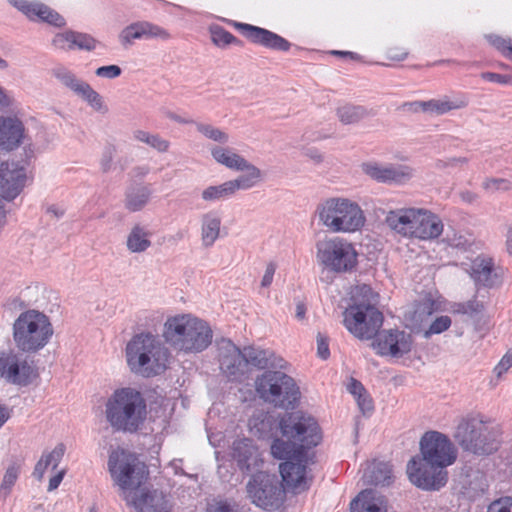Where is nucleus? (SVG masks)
<instances>
[{
  "label": "nucleus",
  "instance_id": "nucleus-52",
  "mask_svg": "<svg viewBox=\"0 0 512 512\" xmlns=\"http://www.w3.org/2000/svg\"><path fill=\"white\" fill-rule=\"evenodd\" d=\"M451 319L449 316H440L436 318L429 329L424 332V337L429 338L434 334H440L446 331L451 326Z\"/></svg>",
  "mask_w": 512,
  "mask_h": 512
},
{
  "label": "nucleus",
  "instance_id": "nucleus-41",
  "mask_svg": "<svg viewBox=\"0 0 512 512\" xmlns=\"http://www.w3.org/2000/svg\"><path fill=\"white\" fill-rule=\"evenodd\" d=\"M337 115L342 123L353 124L363 119L366 111L361 106L345 105L338 108Z\"/></svg>",
  "mask_w": 512,
  "mask_h": 512
},
{
  "label": "nucleus",
  "instance_id": "nucleus-24",
  "mask_svg": "<svg viewBox=\"0 0 512 512\" xmlns=\"http://www.w3.org/2000/svg\"><path fill=\"white\" fill-rule=\"evenodd\" d=\"M444 230L441 218L426 208H421L417 226L413 230V239L430 241L437 239Z\"/></svg>",
  "mask_w": 512,
  "mask_h": 512
},
{
  "label": "nucleus",
  "instance_id": "nucleus-8",
  "mask_svg": "<svg viewBox=\"0 0 512 512\" xmlns=\"http://www.w3.org/2000/svg\"><path fill=\"white\" fill-rule=\"evenodd\" d=\"M319 223L333 233L359 231L366 218L359 204L345 197H331L320 202L316 208Z\"/></svg>",
  "mask_w": 512,
  "mask_h": 512
},
{
  "label": "nucleus",
  "instance_id": "nucleus-19",
  "mask_svg": "<svg viewBox=\"0 0 512 512\" xmlns=\"http://www.w3.org/2000/svg\"><path fill=\"white\" fill-rule=\"evenodd\" d=\"M220 368L229 377L237 378L245 372L243 350L231 340L223 339L218 344Z\"/></svg>",
  "mask_w": 512,
  "mask_h": 512
},
{
  "label": "nucleus",
  "instance_id": "nucleus-55",
  "mask_svg": "<svg viewBox=\"0 0 512 512\" xmlns=\"http://www.w3.org/2000/svg\"><path fill=\"white\" fill-rule=\"evenodd\" d=\"M355 400L358 404L359 409L361 410V412L364 415L370 414L374 410L373 400L367 391H365L363 394H361Z\"/></svg>",
  "mask_w": 512,
  "mask_h": 512
},
{
  "label": "nucleus",
  "instance_id": "nucleus-33",
  "mask_svg": "<svg viewBox=\"0 0 512 512\" xmlns=\"http://www.w3.org/2000/svg\"><path fill=\"white\" fill-rule=\"evenodd\" d=\"M351 512H384L383 500L373 490L362 491L351 502Z\"/></svg>",
  "mask_w": 512,
  "mask_h": 512
},
{
  "label": "nucleus",
  "instance_id": "nucleus-57",
  "mask_svg": "<svg viewBox=\"0 0 512 512\" xmlns=\"http://www.w3.org/2000/svg\"><path fill=\"white\" fill-rule=\"evenodd\" d=\"M512 367V352H507L494 368L497 377H501Z\"/></svg>",
  "mask_w": 512,
  "mask_h": 512
},
{
  "label": "nucleus",
  "instance_id": "nucleus-50",
  "mask_svg": "<svg viewBox=\"0 0 512 512\" xmlns=\"http://www.w3.org/2000/svg\"><path fill=\"white\" fill-rule=\"evenodd\" d=\"M74 49L93 51L98 45V41L91 35L75 31Z\"/></svg>",
  "mask_w": 512,
  "mask_h": 512
},
{
  "label": "nucleus",
  "instance_id": "nucleus-23",
  "mask_svg": "<svg viewBox=\"0 0 512 512\" xmlns=\"http://www.w3.org/2000/svg\"><path fill=\"white\" fill-rule=\"evenodd\" d=\"M232 456L237 461L240 470L245 473H254L260 470L264 463L252 440L247 438L238 439L233 443Z\"/></svg>",
  "mask_w": 512,
  "mask_h": 512
},
{
  "label": "nucleus",
  "instance_id": "nucleus-43",
  "mask_svg": "<svg viewBox=\"0 0 512 512\" xmlns=\"http://www.w3.org/2000/svg\"><path fill=\"white\" fill-rule=\"evenodd\" d=\"M20 468L17 464H11L7 467L0 485V497L5 500L11 493L12 487L19 476Z\"/></svg>",
  "mask_w": 512,
  "mask_h": 512
},
{
  "label": "nucleus",
  "instance_id": "nucleus-39",
  "mask_svg": "<svg viewBox=\"0 0 512 512\" xmlns=\"http://www.w3.org/2000/svg\"><path fill=\"white\" fill-rule=\"evenodd\" d=\"M80 98L88 103V105L95 111L105 114L108 112V107L105 104L102 96L95 91L88 83L78 94Z\"/></svg>",
  "mask_w": 512,
  "mask_h": 512
},
{
  "label": "nucleus",
  "instance_id": "nucleus-3",
  "mask_svg": "<svg viewBox=\"0 0 512 512\" xmlns=\"http://www.w3.org/2000/svg\"><path fill=\"white\" fill-rule=\"evenodd\" d=\"M420 451L421 457H413L407 464L409 480L423 490L441 489L448 481L446 467L457 458L454 445L446 435L430 431L421 438Z\"/></svg>",
  "mask_w": 512,
  "mask_h": 512
},
{
  "label": "nucleus",
  "instance_id": "nucleus-16",
  "mask_svg": "<svg viewBox=\"0 0 512 512\" xmlns=\"http://www.w3.org/2000/svg\"><path fill=\"white\" fill-rule=\"evenodd\" d=\"M414 341L410 333L399 329L383 330L376 334L374 348L381 356L401 358L411 352Z\"/></svg>",
  "mask_w": 512,
  "mask_h": 512
},
{
  "label": "nucleus",
  "instance_id": "nucleus-61",
  "mask_svg": "<svg viewBox=\"0 0 512 512\" xmlns=\"http://www.w3.org/2000/svg\"><path fill=\"white\" fill-rule=\"evenodd\" d=\"M347 389L354 396L355 399L366 391L362 383L353 378L349 382Z\"/></svg>",
  "mask_w": 512,
  "mask_h": 512
},
{
  "label": "nucleus",
  "instance_id": "nucleus-28",
  "mask_svg": "<svg viewBox=\"0 0 512 512\" xmlns=\"http://www.w3.org/2000/svg\"><path fill=\"white\" fill-rule=\"evenodd\" d=\"M276 421L275 417L269 412L259 410L253 413L248 422V427L252 435L259 439L276 438L274 432L280 430V422Z\"/></svg>",
  "mask_w": 512,
  "mask_h": 512
},
{
  "label": "nucleus",
  "instance_id": "nucleus-34",
  "mask_svg": "<svg viewBox=\"0 0 512 512\" xmlns=\"http://www.w3.org/2000/svg\"><path fill=\"white\" fill-rule=\"evenodd\" d=\"M64 453L65 445L62 443L57 444L52 451L44 452L39 461L35 465L33 475L38 480H41L48 467H52V469L57 468V466L59 465L60 461L64 456Z\"/></svg>",
  "mask_w": 512,
  "mask_h": 512
},
{
  "label": "nucleus",
  "instance_id": "nucleus-64",
  "mask_svg": "<svg viewBox=\"0 0 512 512\" xmlns=\"http://www.w3.org/2000/svg\"><path fill=\"white\" fill-rule=\"evenodd\" d=\"M65 476V470H60L56 475L50 478L48 491L57 489Z\"/></svg>",
  "mask_w": 512,
  "mask_h": 512
},
{
  "label": "nucleus",
  "instance_id": "nucleus-7",
  "mask_svg": "<svg viewBox=\"0 0 512 512\" xmlns=\"http://www.w3.org/2000/svg\"><path fill=\"white\" fill-rule=\"evenodd\" d=\"M106 419L117 431L135 432L146 418V403L132 388L116 390L105 406Z\"/></svg>",
  "mask_w": 512,
  "mask_h": 512
},
{
  "label": "nucleus",
  "instance_id": "nucleus-47",
  "mask_svg": "<svg viewBox=\"0 0 512 512\" xmlns=\"http://www.w3.org/2000/svg\"><path fill=\"white\" fill-rule=\"evenodd\" d=\"M210 33L212 42L218 47H225L237 42V38L221 26H212Z\"/></svg>",
  "mask_w": 512,
  "mask_h": 512
},
{
  "label": "nucleus",
  "instance_id": "nucleus-38",
  "mask_svg": "<svg viewBox=\"0 0 512 512\" xmlns=\"http://www.w3.org/2000/svg\"><path fill=\"white\" fill-rule=\"evenodd\" d=\"M134 139L145 143L160 153H165L170 147V142L158 134H152L144 130H136L133 133Z\"/></svg>",
  "mask_w": 512,
  "mask_h": 512
},
{
  "label": "nucleus",
  "instance_id": "nucleus-13",
  "mask_svg": "<svg viewBox=\"0 0 512 512\" xmlns=\"http://www.w3.org/2000/svg\"><path fill=\"white\" fill-rule=\"evenodd\" d=\"M19 349L0 351V379L22 388L31 385L39 377L35 360Z\"/></svg>",
  "mask_w": 512,
  "mask_h": 512
},
{
  "label": "nucleus",
  "instance_id": "nucleus-20",
  "mask_svg": "<svg viewBox=\"0 0 512 512\" xmlns=\"http://www.w3.org/2000/svg\"><path fill=\"white\" fill-rule=\"evenodd\" d=\"M26 128L17 116H0V150L13 151L23 144Z\"/></svg>",
  "mask_w": 512,
  "mask_h": 512
},
{
  "label": "nucleus",
  "instance_id": "nucleus-12",
  "mask_svg": "<svg viewBox=\"0 0 512 512\" xmlns=\"http://www.w3.org/2000/svg\"><path fill=\"white\" fill-rule=\"evenodd\" d=\"M354 245L339 236L325 238L316 243V260L323 268L343 273L351 271L357 264Z\"/></svg>",
  "mask_w": 512,
  "mask_h": 512
},
{
  "label": "nucleus",
  "instance_id": "nucleus-63",
  "mask_svg": "<svg viewBox=\"0 0 512 512\" xmlns=\"http://www.w3.org/2000/svg\"><path fill=\"white\" fill-rule=\"evenodd\" d=\"M14 104V99L10 93L0 87V108L10 107Z\"/></svg>",
  "mask_w": 512,
  "mask_h": 512
},
{
  "label": "nucleus",
  "instance_id": "nucleus-18",
  "mask_svg": "<svg viewBox=\"0 0 512 512\" xmlns=\"http://www.w3.org/2000/svg\"><path fill=\"white\" fill-rule=\"evenodd\" d=\"M8 2L29 20H40L57 28L66 25L65 18L44 3L27 0H8Z\"/></svg>",
  "mask_w": 512,
  "mask_h": 512
},
{
  "label": "nucleus",
  "instance_id": "nucleus-59",
  "mask_svg": "<svg viewBox=\"0 0 512 512\" xmlns=\"http://www.w3.org/2000/svg\"><path fill=\"white\" fill-rule=\"evenodd\" d=\"M317 354L323 360L328 359L330 356L327 339L321 334H319L317 337Z\"/></svg>",
  "mask_w": 512,
  "mask_h": 512
},
{
  "label": "nucleus",
  "instance_id": "nucleus-21",
  "mask_svg": "<svg viewBox=\"0 0 512 512\" xmlns=\"http://www.w3.org/2000/svg\"><path fill=\"white\" fill-rule=\"evenodd\" d=\"M26 179L25 170L17 164L1 163L0 194L4 199L13 200L21 191Z\"/></svg>",
  "mask_w": 512,
  "mask_h": 512
},
{
  "label": "nucleus",
  "instance_id": "nucleus-6",
  "mask_svg": "<svg viewBox=\"0 0 512 512\" xmlns=\"http://www.w3.org/2000/svg\"><path fill=\"white\" fill-rule=\"evenodd\" d=\"M379 295L368 285L356 288L351 304L344 312V325L359 339H372L383 324V315L378 310Z\"/></svg>",
  "mask_w": 512,
  "mask_h": 512
},
{
  "label": "nucleus",
  "instance_id": "nucleus-40",
  "mask_svg": "<svg viewBox=\"0 0 512 512\" xmlns=\"http://www.w3.org/2000/svg\"><path fill=\"white\" fill-rule=\"evenodd\" d=\"M80 98L88 103V105L95 111L105 114L108 112V107L105 104L102 96L95 91L88 83L78 94Z\"/></svg>",
  "mask_w": 512,
  "mask_h": 512
},
{
  "label": "nucleus",
  "instance_id": "nucleus-32",
  "mask_svg": "<svg viewBox=\"0 0 512 512\" xmlns=\"http://www.w3.org/2000/svg\"><path fill=\"white\" fill-rule=\"evenodd\" d=\"M385 223L395 233L407 239H413V230L409 226L408 207L391 210L386 214Z\"/></svg>",
  "mask_w": 512,
  "mask_h": 512
},
{
  "label": "nucleus",
  "instance_id": "nucleus-26",
  "mask_svg": "<svg viewBox=\"0 0 512 512\" xmlns=\"http://www.w3.org/2000/svg\"><path fill=\"white\" fill-rule=\"evenodd\" d=\"M467 105V100L464 97L451 99L444 96L439 99H431L429 101H415L405 103L404 107H409L414 111L422 110L424 112H431L437 115L445 114L451 110L460 109Z\"/></svg>",
  "mask_w": 512,
  "mask_h": 512
},
{
  "label": "nucleus",
  "instance_id": "nucleus-15",
  "mask_svg": "<svg viewBox=\"0 0 512 512\" xmlns=\"http://www.w3.org/2000/svg\"><path fill=\"white\" fill-rule=\"evenodd\" d=\"M211 155L213 159L235 171H245L246 174L238 176L234 181H244L243 185L247 187H254L262 178L261 170L246 160L243 156L238 154L230 147L215 146L211 148Z\"/></svg>",
  "mask_w": 512,
  "mask_h": 512
},
{
  "label": "nucleus",
  "instance_id": "nucleus-4",
  "mask_svg": "<svg viewBox=\"0 0 512 512\" xmlns=\"http://www.w3.org/2000/svg\"><path fill=\"white\" fill-rule=\"evenodd\" d=\"M162 335L166 343L184 353H200L213 340V331L208 322L191 313L168 317Z\"/></svg>",
  "mask_w": 512,
  "mask_h": 512
},
{
  "label": "nucleus",
  "instance_id": "nucleus-29",
  "mask_svg": "<svg viewBox=\"0 0 512 512\" xmlns=\"http://www.w3.org/2000/svg\"><path fill=\"white\" fill-rule=\"evenodd\" d=\"M153 231L148 225L135 223L126 237V248L131 253H144L152 247Z\"/></svg>",
  "mask_w": 512,
  "mask_h": 512
},
{
  "label": "nucleus",
  "instance_id": "nucleus-48",
  "mask_svg": "<svg viewBox=\"0 0 512 512\" xmlns=\"http://www.w3.org/2000/svg\"><path fill=\"white\" fill-rule=\"evenodd\" d=\"M488 42L494 46L501 54L509 60H512V40L500 37L498 35H488Z\"/></svg>",
  "mask_w": 512,
  "mask_h": 512
},
{
  "label": "nucleus",
  "instance_id": "nucleus-58",
  "mask_svg": "<svg viewBox=\"0 0 512 512\" xmlns=\"http://www.w3.org/2000/svg\"><path fill=\"white\" fill-rule=\"evenodd\" d=\"M480 76L485 81L498 83V84H502V85L508 84L511 81V76L502 75V74L493 73V72H483V73H481Z\"/></svg>",
  "mask_w": 512,
  "mask_h": 512
},
{
  "label": "nucleus",
  "instance_id": "nucleus-62",
  "mask_svg": "<svg viewBox=\"0 0 512 512\" xmlns=\"http://www.w3.org/2000/svg\"><path fill=\"white\" fill-rule=\"evenodd\" d=\"M208 512H235L230 504L224 501L216 502L209 506Z\"/></svg>",
  "mask_w": 512,
  "mask_h": 512
},
{
  "label": "nucleus",
  "instance_id": "nucleus-5",
  "mask_svg": "<svg viewBox=\"0 0 512 512\" xmlns=\"http://www.w3.org/2000/svg\"><path fill=\"white\" fill-rule=\"evenodd\" d=\"M125 358L132 373L153 377L165 371L169 351L156 335L141 332L127 342Z\"/></svg>",
  "mask_w": 512,
  "mask_h": 512
},
{
  "label": "nucleus",
  "instance_id": "nucleus-46",
  "mask_svg": "<svg viewBox=\"0 0 512 512\" xmlns=\"http://www.w3.org/2000/svg\"><path fill=\"white\" fill-rule=\"evenodd\" d=\"M140 27L141 21H137L123 28L118 36L119 42L126 47L133 44L135 40L142 39Z\"/></svg>",
  "mask_w": 512,
  "mask_h": 512
},
{
  "label": "nucleus",
  "instance_id": "nucleus-31",
  "mask_svg": "<svg viewBox=\"0 0 512 512\" xmlns=\"http://www.w3.org/2000/svg\"><path fill=\"white\" fill-rule=\"evenodd\" d=\"M151 194V189L146 185H130L125 192L124 206L130 212L141 211L148 204Z\"/></svg>",
  "mask_w": 512,
  "mask_h": 512
},
{
  "label": "nucleus",
  "instance_id": "nucleus-54",
  "mask_svg": "<svg viewBox=\"0 0 512 512\" xmlns=\"http://www.w3.org/2000/svg\"><path fill=\"white\" fill-rule=\"evenodd\" d=\"M122 73L121 68L118 65H107L101 66L96 69L95 74L98 77L106 78V79H115L119 77Z\"/></svg>",
  "mask_w": 512,
  "mask_h": 512
},
{
  "label": "nucleus",
  "instance_id": "nucleus-17",
  "mask_svg": "<svg viewBox=\"0 0 512 512\" xmlns=\"http://www.w3.org/2000/svg\"><path fill=\"white\" fill-rule=\"evenodd\" d=\"M362 171L371 179L385 184H404L413 177V169L401 164H381L376 161L365 162Z\"/></svg>",
  "mask_w": 512,
  "mask_h": 512
},
{
  "label": "nucleus",
  "instance_id": "nucleus-14",
  "mask_svg": "<svg viewBox=\"0 0 512 512\" xmlns=\"http://www.w3.org/2000/svg\"><path fill=\"white\" fill-rule=\"evenodd\" d=\"M246 488L252 503L263 509H277L283 501L284 490L273 474L254 472Z\"/></svg>",
  "mask_w": 512,
  "mask_h": 512
},
{
  "label": "nucleus",
  "instance_id": "nucleus-37",
  "mask_svg": "<svg viewBox=\"0 0 512 512\" xmlns=\"http://www.w3.org/2000/svg\"><path fill=\"white\" fill-rule=\"evenodd\" d=\"M53 75L63 86L71 90L77 96L87 84V82L78 78L73 71L64 66L53 69Z\"/></svg>",
  "mask_w": 512,
  "mask_h": 512
},
{
  "label": "nucleus",
  "instance_id": "nucleus-60",
  "mask_svg": "<svg viewBox=\"0 0 512 512\" xmlns=\"http://www.w3.org/2000/svg\"><path fill=\"white\" fill-rule=\"evenodd\" d=\"M276 272V265L270 262L265 269V273L261 280V286L264 288L269 287L272 284L274 274Z\"/></svg>",
  "mask_w": 512,
  "mask_h": 512
},
{
  "label": "nucleus",
  "instance_id": "nucleus-1",
  "mask_svg": "<svg viewBox=\"0 0 512 512\" xmlns=\"http://www.w3.org/2000/svg\"><path fill=\"white\" fill-rule=\"evenodd\" d=\"M280 434L272 440L270 452L273 458L282 460V488L300 493L309 489L312 482L309 449L321 441L319 425L315 418L302 412L288 413L280 422Z\"/></svg>",
  "mask_w": 512,
  "mask_h": 512
},
{
  "label": "nucleus",
  "instance_id": "nucleus-56",
  "mask_svg": "<svg viewBox=\"0 0 512 512\" xmlns=\"http://www.w3.org/2000/svg\"><path fill=\"white\" fill-rule=\"evenodd\" d=\"M116 153V149L114 146L109 145L104 148L102 157H101V168L104 172H107L110 170L114 155Z\"/></svg>",
  "mask_w": 512,
  "mask_h": 512
},
{
  "label": "nucleus",
  "instance_id": "nucleus-36",
  "mask_svg": "<svg viewBox=\"0 0 512 512\" xmlns=\"http://www.w3.org/2000/svg\"><path fill=\"white\" fill-rule=\"evenodd\" d=\"M365 482L373 485H389L392 478V469L388 463L373 462L363 474Z\"/></svg>",
  "mask_w": 512,
  "mask_h": 512
},
{
  "label": "nucleus",
  "instance_id": "nucleus-53",
  "mask_svg": "<svg viewBox=\"0 0 512 512\" xmlns=\"http://www.w3.org/2000/svg\"><path fill=\"white\" fill-rule=\"evenodd\" d=\"M487 512H512V498L503 497L493 501L488 506Z\"/></svg>",
  "mask_w": 512,
  "mask_h": 512
},
{
  "label": "nucleus",
  "instance_id": "nucleus-9",
  "mask_svg": "<svg viewBox=\"0 0 512 512\" xmlns=\"http://www.w3.org/2000/svg\"><path fill=\"white\" fill-rule=\"evenodd\" d=\"M53 332L49 317L35 309L22 312L13 323V341L22 352L36 353L43 349Z\"/></svg>",
  "mask_w": 512,
  "mask_h": 512
},
{
  "label": "nucleus",
  "instance_id": "nucleus-25",
  "mask_svg": "<svg viewBox=\"0 0 512 512\" xmlns=\"http://www.w3.org/2000/svg\"><path fill=\"white\" fill-rule=\"evenodd\" d=\"M200 222V241L203 248H211L221 236L222 216L217 210L202 213Z\"/></svg>",
  "mask_w": 512,
  "mask_h": 512
},
{
  "label": "nucleus",
  "instance_id": "nucleus-11",
  "mask_svg": "<svg viewBox=\"0 0 512 512\" xmlns=\"http://www.w3.org/2000/svg\"><path fill=\"white\" fill-rule=\"evenodd\" d=\"M255 389L266 403L283 409H293L300 399L295 380L282 371H265L255 380Z\"/></svg>",
  "mask_w": 512,
  "mask_h": 512
},
{
  "label": "nucleus",
  "instance_id": "nucleus-51",
  "mask_svg": "<svg viewBox=\"0 0 512 512\" xmlns=\"http://www.w3.org/2000/svg\"><path fill=\"white\" fill-rule=\"evenodd\" d=\"M483 308L484 306L481 302L476 299H472L467 302L457 304L454 311L469 316H475L481 313Z\"/></svg>",
  "mask_w": 512,
  "mask_h": 512
},
{
  "label": "nucleus",
  "instance_id": "nucleus-45",
  "mask_svg": "<svg viewBox=\"0 0 512 512\" xmlns=\"http://www.w3.org/2000/svg\"><path fill=\"white\" fill-rule=\"evenodd\" d=\"M74 37L75 31L73 30H65L63 32H58L53 36L51 40V45L56 50H74Z\"/></svg>",
  "mask_w": 512,
  "mask_h": 512
},
{
  "label": "nucleus",
  "instance_id": "nucleus-42",
  "mask_svg": "<svg viewBox=\"0 0 512 512\" xmlns=\"http://www.w3.org/2000/svg\"><path fill=\"white\" fill-rule=\"evenodd\" d=\"M195 125L199 133L214 142L226 144L229 141V135L225 131L213 125L201 122H195Z\"/></svg>",
  "mask_w": 512,
  "mask_h": 512
},
{
  "label": "nucleus",
  "instance_id": "nucleus-49",
  "mask_svg": "<svg viewBox=\"0 0 512 512\" xmlns=\"http://www.w3.org/2000/svg\"><path fill=\"white\" fill-rule=\"evenodd\" d=\"M482 188L488 193L508 191L512 189V182L505 178H487L483 181Z\"/></svg>",
  "mask_w": 512,
  "mask_h": 512
},
{
  "label": "nucleus",
  "instance_id": "nucleus-30",
  "mask_svg": "<svg viewBox=\"0 0 512 512\" xmlns=\"http://www.w3.org/2000/svg\"><path fill=\"white\" fill-rule=\"evenodd\" d=\"M248 189H250V187L243 185V183L241 184V181L229 180L219 185L206 187L201 193V198L205 202L215 203L232 197L238 190Z\"/></svg>",
  "mask_w": 512,
  "mask_h": 512
},
{
  "label": "nucleus",
  "instance_id": "nucleus-35",
  "mask_svg": "<svg viewBox=\"0 0 512 512\" xmlns=\"http://www.w3.org/2000/svg\"><path fill=\"white\" fill-rule=\"evenodd\" d=\"M245 359V369L248 365L258 369H267L269 367H276L274 361V354L268 350H262L254 347H245L243 349Z\"/></svg>",
  "mask_w": 512,
  "mask_h": 512
},
{
  "label": "nucleus",
  "instance_id": "nucleus-10",
  "mask_svg": "<svg viewBox=\"0 0 512 512\" xmlns=\"http://www.w3.org/2000/svg\"><path fill=\"white\" fill-rule=\"evenodd\" d=\"M454 437L463 450L475 455H490L500 446L499 431L482 417L463 419Z\"/></svg>",
  "mask_w": 512,
  "mask_h": 512
},
{
  "label": "nucleus",
  "instance_id": "nucleus-2",
  "mask_svg": "<svg viewBox=\"0 0 512 512\" xmlns=\"http://www.w3.org/2000/svg\"><path fill=\"white\" fill-rule=\"evenodd\" d=\"M108 470L124 499L137 512H169L166 496L158 490L138 488L146 481L148 471L138 457L124 449L113 450L108 459Z\"/></svg>",
  "mask_w": 512,
  "mask_h": 512
},
{
  "label": "nucleus",
  "instance_id": "nucleus-22",
  "mask_svg": "<svg viewBox=\"0 0 512 512\" xmlns=\"http://www.w3.org/2000/svg\"><path fill=\"white\" fill-rule=\"evenodd\" d=\"M236 26L251 42L266 48L288 51L291 47V44L286 39L270 30L245 23H237Z\"/></svg>",
  "mask_w": 512,
  "mask_h": 512
},
{
  "label": "nucleus",
  "instance_id": "nucleus-27",
  "mask_svg": "<svg viewBox=\"0 0 512 512\" xmlns=\"http://www.w3.org/2000/svg\"><path fill=\"white\" fill-rule=\"evenodd\" d=\"M467 271L477 286L493 287L499 282L498 275L490 258L476 257L471 262Z\"/></svg>",
  "mask_w": 512,
  "mask_h": 512
},
{
  "label": "nucleus",
  "instance_id": "nucleus-44",
  "mask_svg": "<svg viewBox=\"0 0 512 512\" xmlns=\"http://www.w3.org/2000/svg\"><path fill=\"white\" fill-rule=\"evenodd\" d=\"M140 28L142 39H159L166 41L171 38V34L168 32V30L148 21H141Z\"/></svg>",
  "mask_w": 512,
  "mask_h": 512
}]
</instances>
